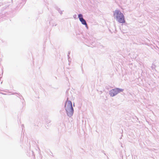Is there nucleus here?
I'll list each match as a JSON object with an SVG mask.
<instances>
[{
  "instance_id": "f257e3e1",
  "label": "nucleus",
  "mask_w": 159,
  "mask_h": 159,
  "mask_svg": "<svg viewBox=\"0 0 159 159\" xmlns=\"http://www.w3.org/2000/svg\"><path fill=\"white\" fill-rule=\"evenodd\" d=\"M65 108L67 116L69 117L72 116L74 112V108L71 102L68 100V98H67L66 101L65 102Z\"/></svg>"
},
{
  "instance_id": "f03ea898",
  "label": "nucleus",
  "mask_w": 159,
  "mask_h": 159,
  "mask_svg": "<svg viewBox=\"0 0 159 159\" xmlns=\"http://www.w3.org/2000/svg\"><path fill=\"white\" fill-rule=\"evenodd\" d=\"M114 16L116 21L119 23H124L125 22L124 15L120 10H115L114 11Z\"/></svg>"
},
{
  "instance_id": "7ed1b4c3",
  "label": "nucleus",
  "mask_w": 159,
  "mask_h": 159,
  "mask_svg": "<svg viewBox=\"0 0 159 159\" xmlns=\"http://www.w3.org/2000/svg\"><path fill=\"white\" fill-rule=\"evenodd\" d=\"M124 89L119 88H115L109 91V94L111 97H113L117 95L118 93L122 92Z\"/></svg>"
},
{
  "instance_id": "20e7f679",
  "label": "nucleus",
  "mask_w": 159,
  "mask_h": 159,
  "mask_svg": "<svg viewBox=\"0 0 159 159\" xmlns=\"http://www.w3.org/2000/svg\"><path fill=\"white\" fill-rule=\"evenodd\" d=\"M78 18H79L80 21L81 22L82 24L85 25L87 29L88 28V26L85 20L83 18V16L81 14H79L78 15Z\"/></svg>"
},
{
  "instance_id": "39448f33",
  "label": "nucleus",
  "mask_w": 159,
  "mask_h": 159,
  "mask_svg": "<svg viewBox=\"0 0 159 159\" xmlns=\"http://www.w3.org/2000/svg\"><path fill=\"white\" fill-rule=\"evenodd\" d=\"M12 0H11V2H10L9 3H8L6 4V3H0V6H2V5L3 6H4L3 7V8H4L5 9L8 7L11 4V3L12 2Z\"/></svg>"
},
{
  "instance_id": "423d86ee",
  "label": "nucleus",
  "mask_w": 159,
  "mask_h": 159,
  "mask_svg": "<svg viewBox=\"0 0 159 159\" xmlns=\"http://www.w3.org/2000/svg\"><path fill=\"white\" fill-rule=\"evenodd\" d=\"M57 10L58 11V12L61 15L62 14V12L63 11H62L61 10V9L59 8H57Z\"/></svg>"
},
{
  "instance_id": "0eeeda50",
  "label": "nucleus",
  "mask_w": 159,
  "mask_h": 159,
  "mask_svg": "<svg viewBox=\"0 0 159 159\" xmlns=\"http://www.w3.org/2000/svg\"><path fill=\"white\" fill-rule=\"evenodd\" d=\"M3 73V70L2 69H0V78L2 77Z\"/></svg>"
},
{
  "instance_id": "6e6552de",
  "label": "nucleus",
  "mask_w": 159,
  "mask_h": 159,
  "mask_svg": "<svg viewBox=\"0 0 159 159\" xmlns=\"http://www.w3.org/2000/svg\"><path fill=\"white\" fill-rule=\"evenodd\" d=\"M70 52H68V54L67 55V57H68V61H69V59L70 58V56H69V54H70Z\"/></svg>"
},
{
  "instance_id": "1a4fd4ad",
  "label": "nucleus",
  "mask_w": 159,
  "mask_h": 159,
  "mask_svg": "<svg viewBox=\"0 0 159 159\" xmlns=\"http://www.w3.org/2000/svg\"><path fill=\"white\" fill-rule=\"evenodd\" d=\"M155 66L154 65H152V69L154 68Z\"/></svg>"
},
{
  "instance_id": "9d476101",
  "label": "nucleus",
  "mask_w": 159,
  "mask_h": 159,
  "mask_svg": "<svg viewBox=\"0 0 159 159\" xmlns=\"http://www.w3.org/2000/svg\"><path fill=\"white\" fill-rule=\"evenodd\" d=\"M50 122H51V121H49V123H48V124L49 125V123H50Z\"/></svg>"
},
{
  "instance_id": "9b49d317",
  "label": "nucleus",
  "mask_w": 159,
  "mask_h": 159,
  "mask_svg": "<svg viewBox=\"0 0 159 159\" xmlns=\"http://www.w3.org/2000/svg\"><path fill=\"white\" fill-rule=\"evenodd\" d=\"M75 16H74V17L75 18Z\"/></svg>"
}]
</instances>
